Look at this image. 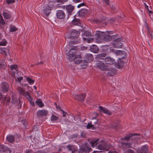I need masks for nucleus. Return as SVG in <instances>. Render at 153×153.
<instances>
[{"mask_svg":"<svg viewBox=\"0 0 153 153\" xmlns=\"http://www.w3.org/2000/svg\"><path fill=\"white\" fill-rule=\"evenodd\" d=\"M91 146L93 147L95 146L99 150H105L107 151L109 148L103 140H100L98 139H94L91 142Z\"/></svg>","mask_w":153,"mask_h":153,"instance_id":"nucleus-1","label":"nucleus"},{"mask_svg":"<svg viewBox=\"0 0 153 153\" xmlns=\"http://www.w3.org/2000/svg\"><path fill=\"white\" fill-rule=\"evenodd\" d=\"M17 91L20 94L24 96L27 99L32 106L34 105V102L33 101V99L31 96L29 92L25 91L23 88L20 87L18 88Z\"/></svg>","mask_w":153,"mask_h":153,"instance_id":"nucleus-2","label":"nucleus"},{"mask_svg":"<svg viewBox=\"0 0 153 153\" xmlns=\"http://www.w3.org/2000/svg\"><path fill=\"white\" fill-rule=\"evenodd\" d=\"M9 88V85L6 82H2L0 84V91L4 93H5L7 92ZM2 94L0 92V100L2 98Z\"/></svg>","mask_w":153,"mask_h":153,"instance_id":"nucleus-3","label":"nucleus"},{"mask_svg":"<svg viewBox=\"0 0 153 153\" xmlns=\"http://www.w3.org/2000/svg\"><path fill=\"white\" fill-rule=\"evenodd\" d=\"M76 48L71 49L69 51L66 53L67 58L71 61H73L74 59L76 57Z\"/></svg>","mask_w":153,"mask_h":153,"instance_id":"nucleus-4","label":"nucleus"},{"mask_svg":"<svg viewBox=\"0 0 153 153\" xmlns=\"http://www.w3.org/2000/svg\"><path fill=\"white\" fill-rule=\"evenodd\" d=\"M123 37H119L115 40L112 44L113 47L116 48H121L123 45Z\"/></svg>","mask_w":153,"mask_h":153,"instance_id":"nucleus-5","label":"nucleus"},{"mask_svg":"<svg viewBox=\"0 0 153 153\" xmlns=\"http://www.w3.org/2000/svg\"><path fill=\"white\" fill-rule=\"evenodd\" d=\"M81 56L80 55H76L73 61L75 64H83L81 65H84V66H85L87 65V61L85 60H81Z\"/></svg>","mask_w":153,"mask_h":153,"instance_id":"nucleus-6","label":"nucleus"},{"mask_svg":"<svg viewBox=\"0 0 153 153\" xmlns=\"http://www.w3.org/2000/svg\"><path fill=\"white\" fill-rule=\"evenodd\" d=\"M53 5H51L49 3L48 5H46L44 8L43 10V14L46 16H48L51 13V11L52 10Z\"/></svg>","mask_w":153,"mask_h":153,"instance_id":"nucleus-7","label":"nucleus"},{"mask_svg":"<svg viewBox=\"0 0 153 153\" xmlns=\"http://www.w3.org/2000/svg\"><path fill=\"white\" fill-rule=\"evenodd\" d=\"M92 150V149L90 147L86 145L80 148L78 153H89Z\"/></svg>","mask_w":153,"mask_h":153,"instance_id":"nucleus-8","label":"nucleus"},{"mask_svg":"<svg viewBox=\"0 0 153 153\" xmlns=\"http://www.w3.org/2000/svg\"><path fill=\"white\" fill-rule=\"evenodd\" d=\"M136 135L138 136L139 134H130L127 135L126 136H125L124 137L121 138V139L122 140H125L127 141H128L129 140V139L131 138L132 137V139H134V140L137 142L138 141L137 140L139 139V138L138 137H135V136Z\"/></svg>","mask_w":153,"mask_h":153,"instance_id":"nucleus-9","label":"nucleus"},{"mask_svg":"<svg viewBox=\"0 0 153 153\" xmlns=\"http://www.w3.org/2000/svg\"><path fill=\"white\" fill-rule=\"evenodd\" d=\"M121 143L122 149H125L128 148L134 149V147L132 146V143L122 142Z\"/></svg>","mask_w":153,"mask_h":153,"instance_id":"nucleus-10","label":"nucleus"},{"mask_svg":"<svg viewBox=\"0 0 153 153\" xmlns=\"http://www.w3.org/2000/svg\"><path fill=\"white\" fill-rule=\"evenodd\" d=\"M115 54L117 56H120L118 58L120 59H123L126 57V52L120 50H117L115 52Z\"/></svg>","mask_w":153,"mask_h":153,"instance_id":"nucleus-11","label":"nucleus"},{"mask_svg":"<svg viewBox=\"0 0 153 153\" xmlns=\"http://www.w3.org/2000/svg\"><path fill=\"white\" fill-rule=\"evenodd\" d=\"M57 17L59 19L64 18L65 16V14L64 12L62 10H58L56 13Z\"/></svg>","mask_w":153,"mask_h":153,"instance_id":"nucleus-12","label":"nucleus"},{"mask_svg":"<svg viewBox=\"0 0 153 153\" xmlns=\"http://www.w3.org/2000/svg\"><path fill=\"white\" fill-rule=\"evenodd\" d=\"M148 147L147 145L143 146L141 149L138 148L137 153H148Z\"/></svg>","mask_w":153,"mask_h":153,"instance_id":"nucleus-13","label":"nucleus"},{"mask_svg":"<svg viewBox=\"0 0 153 153\" xmlns=\"http://www.w3.org/2000/svg\"><path fill=\"white\" fill-rule=\"evenodd\" d=\"M105 35V33L104 32H101L100 31H97L95 34L96 38L100 39H102Z\"/></svg>","mask_w":153,"mask_h":153,"instance_id":"nucleus-14","label":"nucleus"},{"mask_svg":"<svg viewBox=\"0 0 153 153\" xmlns=\"http://www.w3.org/2000/svg\"><path fill=\"white\" fill-rule=\"evenodd\" d=\"M104 59L106 64L108 65H111L115 62L114 60L110 57H107L105 58Z\"/></svg>","mask_w":153,"mask_h":153,"instance_id":"nucleus-15","label":"nucleus"},{"mask_svg":"<svg viewBox=\"0 0 153 153\" xmlns=\"http://www.w3.org/2000/svg\"><path fill=\"white\" fill-rule=\"evenodd\" d=\"M79 35V32L76 30H73L71 33L70 36L68 37L70 38L74 39L77 37Z\"/></svg>","mask_w":153,"mask_h":153,"instance_id":"nucleus-16","label":"nucleus"},{"mask_svg":"<svg viewBox=\"0 0 153 153\" xmlns=\"http://www.w3.org/2000/svg\"><path fill=\"white\" fill-rule=\"evenodd\" d=\"M48 111L45 110H42L38 111L37 114L38 117H41L46 116L48 114Z\"/></svg>","mask_w":153,"mask_h":153,"instance_id":"nucleus-17","label":"nucleus"},{"mask_svg":"<svg viewBox=\"0 0 153 153\" xmlns=\"http://www.w3.org/2000/svg\"><path fill=\"white\" fill-rule=\"evenodd\" d=\"M84 58L85 59V60L89 62H90L92 61L93 60V56L90 53H86L84 57Z\"/></svg>","mask_w":153,"mask_h":153,"instance_id":"nucleus-18","label":"nucleus"},{"mask_svg":"<svg viewBox=\"0 0 153 153\" xmlns=\"http://www.w3.org/2000/svg\"><path fill=\"white\" fill-rule=\"evenodd\" d=\"M86 96L85 94H82L80 95H77L76 96L75 99L81 101H83Z\"/></svg>","mask_w":153,"mask_h":153,"instance_id":"nucleus-19","label":"nucleus"},{"mask_svg":"<svg viewBox=\"0 0 153 153\" xmlns=\"http://www.w3.org/2000/svg\"><path fill=\"white\" fill-rule=\"evenodd\" d=\"M74 8V7L71 5H68L66 6V9L68 13V15H71Z\"/></svg>","mask_w":153,"mask_h":153,"instance_id":"nucleus-20","label":"nucleus"},{"mask_svg":"<svg viewBox=\"0 0 153 153\" xmlns=\"http://www.w3.org/2000/svg\"><path fill=\"white\" fill-rule=\"evenodd\" d=\"M99 108L100 112H102L105 114H107L109 115L111 114V113L107 109L100 106H99Z\"/></svg>","mask_w":153,"mask_h":153,"instance_id":"nucleus-21","label":"nucleus"},{"mask_svg":"<svg viewBox=\"0 0 153 153\" xmlns=\"http://www.w3.org/2000/svg\"><path fill=\"white\" fill-rule=\"evenodd\" d=\"M90 51L95 53H97L99 51V48L96 45H93L90 47Z\"/></svg>","mask_w":153,"mask_h":153,"instance_id":"nucleus-22","label":"nucleus"},{"mask_svg":"<svg viewBox=\"0 0 153 153\" xmlns=\"http://www.w3.org/2000/svg\"><path fill=\"white\" fill-rule=\"evenodd\" d=\"M84 36L86 37L89 36H93V32L92 30H91L90 31L86 30L83 33Z\"/></svg>","mask_w":153,"mask_h":153,"instance_id":"nucleus-23","label":"nucleus"},{"mask_svg":"<svg viewBox=\"0 0 153 153\" xmlns=\"http://www.w3.org/2000/svg\"><path fill=\"white\" fill-rule=\"evenodd\" d=\"M106 56V54L105 53H102L98 54L96 55V59L98 61L100 59L103 60L104 58Z\"/></svg>","mask_w":153,"mask_h":153,"instance_id":"nucleus-24","label":"nucleus"},{"mask_svg":"<svg viewBox=\"0 0 153 153\" xmlns=\"http://www.w3.org/2000/svg\"><path fill=\"white\" fill-rule=\"evenodd\" d=\"M102 61H100V62L98 63L97 64L98 67L100 68L102 70H104L106 69V66L103 62H102Z\"/></svg>","mask_w":153,"mask_h":153,"instance_id":"nucleus-25","label":"nucleus"},{"mask_svg":"<svg viewBox=\"0 0 153 153\" xmlns=\"http://www.w3.org/2000/svg\"><path fill=\"white\" fill-rule=\"evenodd\" d=\"M6 140L9 142L13 143L15 140V138L14 136L12 135H8L7 136Z\"/></svg>","mask_w":153,"mask_h":153,"instance_id":"nucleus-26","label":"nucleus"},{"mask_svg":"<svg viewBox=\"0 0 153 153\" xmlns=\"http://www.w3.org/2000/svg\"><path fill=\"white\" fill-rule=\"evenodd\" d=\"M72 22L73 24L74 25L79 26L80 25V19L75 18H74L72 20Z\"/></svg>","mask_w":153,"mask_h":153,"instance_id":"nucleus-27","label":"nucleus"},{"mask_svg":"<svg viewBox=\"0 0 153 153\" xmlns=\"http://www.w3.org/2000/svg\"><path fill=\"white\" fill-rule=\"evenodd\" d=\"M8 49L4 47L0 48V53L3 54L7 55L8 52Z\"/></svg>","mask_w":153,"mask_h":153,"instance_id":"nucleus-28","label":"nucleus"},{"mask_svg":"<svg viewBox=\"0 0 153 153\" xmlns=\"http://www.w3.org/2000/svg\"><path fill=\"white\" fill-rule=\"evenodd\" d=\"M36 105L39 107L42 108L44 106V105L42 102V100L40 99L37 100L35 102Z\"/></svg>","mask_w":153,"mask_h":153,"instance_id":"nucleus-29","label":"nucleus"},{"mask_svg":"<svg viewBox=\"0 0 153 153\" xmlns=\"http://www.w3.org/2000/svg\"><path fill=\"white\" fill-rule=\"evenodd\" d=\"M3 15L5 19H8L11 17V13L9 12H4L3 13Z\"/></svg>","mask_w":153,"mask_h":153,"instance_id":"nucleus-30","label":"nucleus"},{"mask_svg":"<svg viewBox=\"0 0 153 153\" xmlns=\"http://www.w3.org/2000/svg\"><path fill=\"white\" fill-rule=\"evenodd\" d=\"M103 39L104 40L108 41L111 40L112 37L111 36L108 34L106 35L105 33V36L103 37Z\"/></svg>","mask_w":153,"mask_h":153,"instance_id":"nucleus-31","label":"nucleus"},{"mask_svg":"<svg viewBox=\"0 0 153 153\" xmlns=\"http://www.w3.org/2000/svg\"><path fill=\"white\" fill-rule=\"evenodd\" d=\"M6 64L4 60H0V68L4 69L6 67Z\"/></svg>","mask_w":153,"mask_h":153,"instance_id":"nucleus-32","label":"nucleus"},{"mask_svg":"<svg viewBox=\"0 0 153 153\" xmlns=\"http://www.w3.org/2000/svg\"><path fill=\"white\" fill-rule=\"evenodd\" d=\"M9 29L10 31V32L16 31L18 29L15 26L12 25H10Z\"/></svg>","mask_w":153,"mask_h":153,"instance_id":"nucleus-33","label":"nucleus"},{"mask_svg":"<svg viewBox=\"0 0 153 153\" xmlns=\"http://www.w3.org/2000/svg\"><path fill=\"white\" fill-rule=\"evenodd\" d=\"M116 72V69L113 68L111 71L107 72L109 76H113L115 75Z\"/></svg>","mask_w":153,"mask_h":153,"instance_id":"nucleus-34","label":"nucleus"},{"mask_svg":"<svg viewBox=\"0 0 153 153\" xmlns=\"http://www.w3.org/2000/svg\"><path fill=\"white\" fill-rule=\"evenodd\" d=\"M83 39L86 42H87L88 43H90L91 42H92L94 40V38H83Z\"/></svg>","mask_w":153,"mask_h":153,"instance_id":"nucleus-35","label":"nucleus"},{"mask_svg":"<svg viewBox=\"0 0 153 153\" xmlns=\"http://www.w3.org/2000/svg\"><path fill=\"white\" fill-rule=\"evenodd\" d=\"M26 80L30 85H32L34 83V81L28 77H27Z\"/></svg>","mask_w":153,"mask_h":153,"instance_id":"nucleus-36","label":"nucleus"},{"mask_svg":"<svg viewBox=\"0 0 153 153\" xmlns=\"http://www.w3.org/2000/svg\"><path fill=\"white\" fill-rule=\"evenodd\" d=\"M7 43V41L5 39L2 40L0 42V46H6Z\"/></svg>","mask_w":153,"mask_h":153,"instance_id":"nucleus-37","label":"nucleus"},{"mask_svg":"<svg viewBox=\"0 0 153 153\" xmlns=\"http://www.w3.org/2000/svg\"><path fill=\"white\" fill-rule=\"evenodd\" d=\"M10 68L12 70H15L16 71H18V67L17 65H12L10 66Z\"/></svg>","mask_w":153,"mask_h":153,"instance_id":"nucleus-38","label":"nucleus"},{"mask_svg":"<svg viewBox=\"0 0 153 153\" xmlns=\"http://www.w3.org/2000/svg\"><path fill=\"white\" fill-rule=\"evenodd\" d=\"M67 148L68 150L70 151H71L74 149V147L72 145H69L67 146Z\"/></svg>","mask_w":153,"mask_h":153,"instance_id":"nucleus-39","label":"nucleus"},{"mask_svg":"<svg viewBox=\"0 0 153 153\" xmlns=\"http://www.w3.org/2000/svg\"><path fill=\"white\" fill-rule=\"evenodd\" d=\"M58 118L55 115H52L51 118V121H56L57 120H58Z\"/></svg>","mask_w":153,"mask_h":153,"instance_id":"nucleus-40","label":"nucleus"},{"mask_svg":"<svg viewBox=\"0 0 153 153\" xmlns=\"http://www.w3.org/2000/svg\"><path fill=\"white\" fill-rule=\"evenodd\" d=\"M0 24H1L2 25H4L5 24V22L3 18L0 19ZM2 27V25L0 24V28H1Z\"/></svg>","mask_w":153,"mask_h":153,"instance_id":"nucleus-41","label":"nucleus"},{"mask_svg":"<svg viewBox=\"0 0 153 153\" xmlns=\"http://www.w3.org/2000/svg\"><path fill=\"white\" fill-rule=\"evenodd\" d=\"M6 3L8 4H9L12 3H13L15 2V0H6Z\"/></svg>","mask_w":153,"mask_h":153,"instance_id":"nucleus-42","label":"nucleus"},{"mask_svg":"<svg viewBox=\"0 0 153 153\" xmlns=\"http://www.w3.org/2000/svg\"><path fill=\"white\" fill-rule=\"evenodd\" d=\"M93 127V125L91 123H88L87 126V128L88 129L92 128Z\"/></svg>","mask_w":153,"mask_h":153,"instance_id":"nucleus-43","label":"nucleus"},{"mask_svg":"<svg viewBox=\"0 0 153 153\" xmlns=\"http://www.w3.org/2000/svg\"><path fill=\"white\" fill-rule=\"evenodd\" d=\"M118 64H119V65L118 68H119L123 66L124 63L123 61H121L120 62V63L119 62Z\"/></svg>","mask_w":153,"mask_h":153,"instance_id":"nucleus-44","label":"nucleus"},{"mask_svg":"<svg viewBox=\"0 0 153 153\" xmlns=\"http://www.w3.org/2000/svg\"><path fill=\"white\" fill-rule=\"evenodd\" d=\"M12 101L13 103L14 104L17 103L18 101L17 100L15 97H13L12 98Z\"/></svg>","mask_w":153,"mask_h":153,"instance_id":"nucleus-45","label":"nucleus"},{"mask_svg":"<svg viewBox=\"0 0 153 153\" xmlns=\"http://www.w3.org/2000/svg\"><path fill=\"white\" fill-rule=\"evenodd\" d=\"M126 153H136L135 152L131 149H128L126 151Z\"/></svg>","mask_w":153,"mask_h":153,"instance_id":"nucleus-46","label":"nucleus"},{"mask_svg":"<svg viewBox=\"0 0 153 153\" xmlns=\"http://www.w3.org/2000/svg\"><path fill=\"white\" fill-rule=\"evenodd\" d=\"M85 4L84 3H80V4H79L77 5V7L78 8H79L81 7L85 6Z\"/></svg>","mask_w":153,"mask_h":153,"instance_id":"nucleus-47","label":"nucleus"},{"mask_svg":"<svg viewBox=\"0 0 153 153\" xmlns=\"http://www.w3.org/2000/svg\"><path fill=\"white\" fill-rule=\"evenodd\" d=\"M85 11L86 10H82L79 12V15L83 16L84 14H82V13H85Z\"/></svg>","mask_w":153,"mask_h":153,"instance_id":"nucleus-48","label":"nucleus"},{"mask_svg":"<svg viewBox=\"0 0 153 153\" xmlns=\"http://www.w3.org/2000/svg\"><path fill=\"white\" fill-rule=\"evenodd\" d=\"M108 153H118L116 150H110Z\"/></svg>","mask_w":153,"mask_h":153,"instance_id":"nucleus-49","label":"nucleus"},{"mask_svg":"<svg viewBox=\"0 0 153 153\" xmlns=\"http://www.w3.org/2000/svg\"><path fill=\"white\" fill-rule=\"evenodd\" d=\"M17 80L19 82H20L23 79V77L22 76L17 77Z\"/></svg>","mask_w":153,"mask_h":153,"instance_id":"nucleus-50","label":"nucleus"},{"mask_svg":"<svg viewBox=\"0 0 153 153\" xmlns=\"http://www.w3.org/2000/svg\"><path fill=\"white\" fill-rule=\"evenodd\" d=\"M104 1L106 5H109V0H104Z\"/></svg>","mask_w":153,"mask_h":153,"instance_id":"nucleus-51","label":"nucleus"},{"mask_svg":"<svg viewBox=\"0 0 153 153\" xmlns=\"http://www.w3.org/2000/svg\"><path fill=\"white\" fill-rule=\"evenodd\" d=\"M147 28L148 32L150 34H151L152 32V31L148 28V26H147Z\"/></svg>","mask_w":153,"mask_h":153,"instance_id":"nucleus-52","label":"nucleus"},{"mask_svg":"<svg viewBox=\"0 0 153 153\" xmlns=\"http://www.w3.org/2000/svg\"><path fill=\"white\" fill-rule=\"evenodd\" d=\"M63 114V117H65L66 116V114H67V113L63 110H62Z\"/></svg>","mask_w":153,"mask_h":153,"instance_id":"nucleus-53","label":"nucleus"},{"mask_svg":"<svg viewBox=\"0 0 153 153\" xmlns=\"http://www.w3.org/2000/svg\"><path fill=\"white\" fill-rule=\"evenodd\" d=\"M73 1L75 3H79L81 1V0H73Z\"/></svg>","mask_w":153,"mask_h":153,"instance_id":"nucleus-54","label":"nucleus"},{"mask_svg":"<svg viewBox=\"0 0 153 153\" xmlns=\"http://www.w3.org/2000/svg\"><path fill=\"white\" fill-rule=\"evenodd\" d=\"M101 152V151H94L92 153H100Z\"/></svg>","mask_w":153,"mask_h":153,"instance_id":"nucleus-55","label":"nucleus"},{"mask_svg":"<svg viewBox=\"0 0 153 153\" xmlns=\"http://www.w3.org/2000/svg\"><path fill=\"white\" fill-rule=\"evenodd\" d=\"M81 135L82 137H84L85 136V134L84 132H81Z\"/></svg>","mask_w":153,"mask_h":153,"instance_id":"nucleus-56","label":"nucleus"},{"mask_svg":"<svg viewBox=\"0 0 153 153\" xmlns=\"http://www.w3.org/2000/svg\"><path fill=\"white\" fill-rule=\"evenodd\" d=\"M76 150L75 149H74L71 151V153H76Z\"/></svg>","mask_w":153,"mask_h":153,"instance_id":"nucleus-57","label":"nucleus"},{"mask_svg":"<svg viewBox=\"0 0 153 153\" xmlns=\"http://www.w3.org/2000/svg\"><path fill=\"white\" fill-rule=\"evenodd\" d=\"M95 21L97 23H99L100 22V21L99 20L97 19H96Z\"/></svg>","mask_w":153,"mask_h":153,"instance_id":"nucleus-58","label":"nucleus"},{"mask_svg":"<svg viewBox=\"0 0 153 153\" xmlns=\"http://www.w3.org/2000/svg\"><path fill=\"white\" fill-rule=\"evenodd\" d=\"M117 126V125H115L114 126H111V127L112 128H115Z\"/></svg>","mask_w":153,"mask_h":153,"instance_id":"nucleus-59","label":"nucleus"},{"mask_svg":"<svg viewBox=\"0 0 153 153\" xmlns=\"http://www.w3.org/2000/svg\"><path fill=\"white\" fill-rule=\"evenodd\" d=\"M107 32H108V34H112V32L111 31H108Z\"/></svg>","mask_w":153,"mask_h":153,"instance_id":"nucleus-60","label":"nucleus"},{"mask_svg":"<svg viewBox=\"0 0 153 153\" xmlns=\"http://www.w3.org/2000/svg\"><path fill=\"white\" fill-rule=\"evenodd\" d=\"M2 35L1 33L0 32V40L2 38Z\"/></svg>","mask_w":153,"mask_h":153,"instance_id":"nucleus-61","label":"nucleus"},{"mask_svg":"<svg viewBox=\"0 0 153 153\" xmlns=\"http://www.w3.org/2000/svg\"><path fill=\"white\" fill-rule=\"evenodd\" d=\"M42 62H38L37 64V65H40L41 64H42Z\"/></svg>","mask_w":153,"mask_h":153,"instance_id":"nucleus-62","label":"nucleus"},{"mask_svg":"<svg viewBox=\"0 0 153 153\" xmlns=\"http://www.w3.org/2000/svg\"><path fill=\"white\" fill-rule=\"evenodd\" d=\"M25 153H31V152L30 151H26Z\"/></svg>","mask_w":153,"mask_h":153,"instance_id":"nucleus-63","label":"nucleus"},{"mask_svg":"<svg viewBox=\"0 0 153 153\" xmlns=\"http://www.w3.org/2000/svg\"><path fill=\"white\" fill-rule=\"evenodd\" d=\"M56 108H57L59 109L60 108V107L59 106H56Z\"/></svg>","mask_w":153,"mask_h":153,"instance_id":"nucleus-64","label":"nucleus"}]
</instances>
